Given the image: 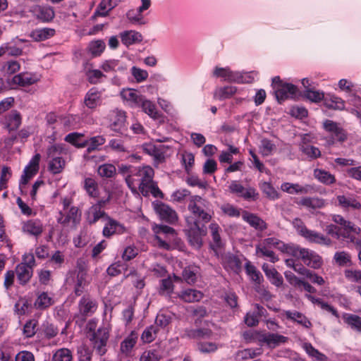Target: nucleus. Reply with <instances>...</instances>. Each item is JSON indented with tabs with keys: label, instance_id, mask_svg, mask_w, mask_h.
<instances>
[{
	"label": "nucleus",
	"instance_id": "nucleus-1",
	"mask_svg": "<svg viewBox=\"0 0 361 361\" xmlns=\"http://www.w3.org/2000/svg\"><path fill=\"white\" fill-rule=\"evenodd\" d=\"M188 208L192 216L186 218L184 231L190 245L199 249L203 243L202 238L207 233L205 224L211 221L214 212L209 202L199 195L190 196Z\"/></svg>",
	"mask_w": 361,
	"mask_h": 361
},
{
	"label": "nucleus",
	"instance_id": "nucleus-2",
	"mask_svg": "<svg viewBox=\"0 0 361 361\" xmlns=\"http://www.w3.org/2000/svg\"><path fill=\"white\" fill-rule=\"evenodd\" d=\"M87 337L96 353L102 356L106 353V344L109 338V329L102 326L97 328L95 320L91 319L87 324Z\"/></svg>",
	"mask_w": 361,
	"mask_h": 361
},
{
	"label": "nucleus",
	"instance_id": "nucleus-3",
	"mask_svg": "<svg viewBox=\"0 0 361 361\" xmlns=\"http://www.w3.org/2000/svg\"><path fill=\"white\" fill-rule=\"evenodd\" d=\"M272 86L276 98L279 103L290 97L295 98L297 96V87L291 83L283 82L279 76L273 78Z\"/></svg>",
	"mask_w": 361,
	"mask_h": 361
},
{
	"label": "nucleus",
	"instance_id": "nucleus-4",
	"mask_svg": "<svg viewBox=\"0 0 361 361\" xmlns=\"http://www.w3.org/2000/svg\"><path fill=\"white\" fill-rule=\"evenodd\" d=\"M323 127L329 134V142L331 143L335 142H343L348 138L345 130L336 122L327 119L323 123Z\"/></svg>",
	"mask_w": 361,
	"mask_h": 361
},
{
	"label": "nucleus",
	"instance_id": "nucleus-5",
	"mask_svg": "<svg viewBox=\"0 0 361 361\" xmlns=\"http://www.w3.org/2000/svg\"><path fill=\"white\" fill-rule=\"evenodd\" d=\"M135 171H136L135 176L140 177L139 190L143 196L147 197L149 195V190L147 189V185L154 182V170L152 167L147 166L135 169Z\"/></svg>",
	"mask_w": 361,
	"mask_h": 361
},
{
	"label": "nucleus",
	"instance_id": "nucleus-6",
	"mask_svg": "<svg viewBox=\"0 0 361 361\" xmlns=\"http://www.w3.org/2000/svg\"><path fill=\"white\" fill-rule=\"evenodd\" d=\"M153 206L156 213L163 221L169 224H173L177 221V213L168 204L157 201L153 202Z\"/></svg>",
	"mask_w": 361,
	"mask_h": 361
},
{
	"label": "nucleus",
	"instance_id": "nucleus-7",
	"mask_svg": "<svg viewBox=\"0 0 361 361\" xmlns=\"http://www.w3.org/2000/svg\"><path fill=\"white\" fill-rule=\"evenodd\" d=\"M59 214L57 222L63 226L71 224V226L75 228L80 222L81 212L77 207H71L66 215L63 214L62 212H60Z\"/></svg>",
	"mask_w": 361,
	"mask_h": 361
},
{
	"label": "nucleus",
	"instance_id": "nucleus-8",
	"mask_svg": "<svg viewBox=\"0 0 361 361\" xmlns=\"http://www.w3.org/2000/svg\"><path fill=\"white\" fill-rule=\"evenodd\" d=\"M337 205L343 210H360L361 209V203L358 197L353 194L339 195L336 197Z\"/></svg>",
	"mask_w": 361,
	"mask_h": 361
},
{
	"label": "nucleus",
	"instance_id": "nucleus-9",
	"mask_svg": "<svg viewBox=\"0 0 361 361\" xmlns=\"http://www.w3.org/2000/svg\"><path fill=\"white\" fill-rule=\"evenodd\" d=\"M229 191L231 193L235 194L239 197H243L245 200H257L259 194L256 192V190L253 188H244L237 180H233L231 183L229 187Z\"/></svg>",
	"mask_w": 361,
	"mask_h": 361
},
{
	"label": "nucleus",
	"instance_id": "nucleus-10",
	"mask_svg": "<svg viewBox=\"0 0 361 361\" xmlns=\"http://www.w3.org/2000/svg\"><path fill=\"white\" fill-rule=\"evenodd\" d=\"M254 338L257 339L260 343H266L271 348H275L280 343H284L287 341L288 338L277 334H259L255 333Z\"/></svg>",
	"mask_w": 361,
	"mask_h": 361
},
{
	"label": "nucleus",
	"instance_id": "nucleus-11",
	"mask_svg": "<svg viewBox=\"0 0 361 361\" xmlns=\"http://www.w3.org/2000/svg\"><path fill=\"white\" fill-rule=\"evenodd\" d=\"M213 75L216 78H222L228 82L240 83L243 82V78L240 73L231 71L229 68L216 67L213 71Z\"/></svg>",
	"mask_w": 361,
	"mask_h": 361
},
{
	"label": "nucleus",
	"instance_id": "nucleus-12",
	"mask_svg": "<svg viewBox=\"0 0 361 361\" xmlns=\"http://www.w3.org/2000/svg\"><path fill=\"white\" fill-rule=\"evenodd\" d=\"M40 154H36L30 161L27 166H25L23 174L21 176L20 183L26 185L29 180L37 173L39 170V163Z\"/></svg>",
	"mask_w": 361,
	"mask_h": 361
},
{
	"label": "nucleus",
	"instance_id": "nucleus-13",
	"mask_svg": "<svg viewBox=\"0 0 361 361\" xmlns=\"http://www.w3.org/2000/svg\"><path fill=\"white\" fill-rule=\"evenodd\" d=\"M57 151L58 147L55 145L51 146L48 150L49 157H51V160L49 164V169L54 174L61 173L65 166V161L63 158L59 157H54Z\"/></svg>",
	"mask_w": 361,
	"mask_h": 361
},
{
	"label": "nucleus",
	"instance_id": "nucleus-14",
	"mask_svg": "<svg viewBox=\"0 0 361 361\" xmlns=\"http://www.w3.org/2000/svg\"><path fill=\"white\" fill-rule=\"evenodd\" d=\"M22 231L28 235L38 238L43 233L44 225L39 219H30L23 222Z\"/></svg>",
	"mask_w": 361,
	"mask_h": 361
},
{
	"label": "nucleus",
	"instance_id": "nucleus-15",
	"mask_svg": "<svg viewBox=\"0 0 361 361\" xmlns=\"http://www.w3.org/2000/svg\"><path fill=\"white\" fill-rule=\"evenodd\" d=\"M79 312L82 317L92 314L97 310V302L89 296H83L79 302Z\"/></svg>",
	"mask_w": 361,
	"mask_h": 361
},
{
	"label": "nucleus",
	"instance_id": "nucleus-16",
	"mask_svg": "<svg viewBox=\"0 0 361 361\" xmlns=\"http://www.w3.org/2000/svg\"><path fill=\"white\" fill-rule=\"evenodd\" d=\"M242 217L243 219L248 223L250 226L257 230L262 231L267 228L266 222L256 214L245 211L243 213Z\"/></svg>",
	"mask_w": 361,
	"mask_h": 361
},
{
	"label": "nucleus",
	"instance_id": "nucleus-17",
	"mask_svg": "<svg viewBox=\"0 0 361 361\" xmlns=\"http://www.w3.org/2000/svg\"><path fill=\"white\" fill-rule=\"evenodd\" d=\"M16 272L18 281L21 286L29 283L33 275V270L24 264H18L16 267Z\"/></svg>",
	"mask_w": 361,
	"mask_h": 361
},
{
	"label": "nucleus",
	"instance_id": "nucleus-18",
	"mask_svg": "<svg viewBox=\"0 0 361 361\" xmlns=\"http://www.w3.org/2000/svg\"><path fill=\"white\" fill-rule=\"evenodd\" d=\"M310 243H317L322 245L330 246L332 244L331 240L324 235L314 231L308 230L303 236Z\"/></svg>",
	"mask_w": 361,
	"mask_h": 361
},
{
	"label": "nucleus",
	"instance_id": "nucleus-19",
	"mask_svg": "<svg viewBox=\"0 0 361 361\" xmlns=\"http://www.w3.org/2000/svg\"><path fill=\"white\" fill-rule=\"evenodd\" d=\"M108 222L103 228L102 234L106 238H109L115 233H121L124 231V227L117 221L106 216Z\"/></svg>",
	"mask_w": 361,
	"mask_h": 361
},
{
	"label": "nucleus",
	"instance_id": "nucleus-20",
	"mask_svg": "<svg viewBox=\"0 0 361 361\" xmlns=\"http://www.w3.org/2000/svg\"><path fill=\"white\" fill-rule=\"evenodd\" d=\"M262 270L273 285L276 287H280L283 285V277L275 268L270 267L267 264H264L262 265Z\"/></svg>",
	"mask_w": 361,
	"mask_h": 361
},
{
	"label": "nucleus",
	"instance_id": "nucleus-21",
	"mask_svg": "<svg viewBox=\"0 0 361 361\" xmlns=\"http://www.w3.org/2000/svg\"><path fill=\"white\" fill-rule=\"evenodd\" d=\"M139 106H140L145 113L148 114L152 118L164 121L163 115L157 110L155 104L151 101L145 99L144 97Z\"/></svg>",
	"mask_w": 361,
	"mask_h": 361
},
{
	"label": "nucleus",
	"instance_id": "nucleus-22",
	"mask_svg": "<svg viewBox=\"0 0 361 361\" xmlns=\"http://www.w3.org/2000/svg\"><path fill=\"white\" fill-rule=\"evenodd\" d=\"M302 260L307 266L313 269H319L323 264L322 257L309 249H307Z\"/></svg>",
	"mask_w": 361,
	"mask_h": 361
},
{
	"label": "nucleus",
	"instance_id": "nucleus-23",
	"mask_svg": "<svg viewBox=\"0 0 361 361\" xmlns=\"http://www.w3.org/2000/svg\"><path fill=\"white\" fill-rule=\"evenodd\" d=\"M295 203L298 205L313 209H321L325 206V200L317 197H303L299 201L295 202Z\"/></svg>",
	"mask_w": 361,
	"mask_h": 361
},
{
	"label": "nucleus",
	"instance_id": "nucleus-24",
	"mask_svg": "<svg viewBox=\"0 0 361 361\" xmlns=\"http://www.w3.org/2000/svg\"><path fill=\"white\" fill-rule=\"evenodd\" d=\"M37 77L29 73H20L12 78V82L22 87L29 86L37 82Z\"/></svg>",
	"mask_w": 361,
	"mask_h": 361
},
{
	"label": "nucleus",
	"instance_id": "nucleus-25",
	"mask_svg": "<svg viewBox=\"0 0 361 361\" xmlns=\"http://www.w3.org/2000/svg\"><path fill=\"white\" fill-rule=\"evenodd\" d=\"M55 33L56 31L53 28H37L30 32V37L35 42H41L52 37Z\"/></svg>",
	"mask_w": 361,
	"mask_h": 361
},
{
	"label": "nucleus",
	"instance_id": "nucleus-26",
	"mask_svg": "<svg viewBox=\"0 0 361 361\" xmlns=\"http://www.w3.org/2000/svg\"><path fill=\"white\" fill-rule=\"evenodd\" d=\"M284 314L288 319L297 322L306 329H310L312 326L307 317L301 312L288 310L286 311Z\"/></svg>",
	"mask_w": 361,
	"mask_h": 361
},
{
	"label": "nucleus",
	"instance_id": "nucleus-27",
	"mask_svg": "<svg viewBox=\"0 0 361 361\" xmlns=\"http://www.w3.org/2000/svg\"><path fill=\"white\" fill-rule=\"evenodd\" d=\"M280 250L283 252H286L290 255H292L298 259H302L304 255L307 251L306 248L300 247V246L289 243V244H283L280 247Z\"/></svg>",
	"mask_w": 361,
	"mask_h": 361
},
{
	"label": "nucleus",
	"instance_id": "nucleus-28",
	"mask_svg": "<svg viewBox=\"0 0 361 361\" xmlns=\"http://www.w3.org/2000/svg\"><path fill=\"white\" fill-rule=\"evenodd\" d=\"M126 114L121 110L113 111V118L111 123V128L114 131L120 132L125 127Z\"/></svg>",
	"mask_w": 361,
	"mask_h": 361
},
{
	"label": "nucleus",
	"instance_id": "nucleus-29",
	"mask_svg": "<svg viewBox=\"0 0 361 361\" xmlns=\"http://www.w3.org/2000/svg\"><path fill=\"white\" fill-rule=\"evenodd\" d=\"M36 18L43 22L51 21L55 16L54 9L51 6H37L35 8Z\"/></svg>",
	"mask_w": 361,
	"mask_h": 361
},
{
	"label": "nucleus",
	"instance_id": "nucleus-30",
	"mask_svg": "<svg viewBox=\"0 0 361 361\" xmlns=\"http://www.w3.org/2000/svg\"><path fill=\"white\" fill-rule=\"evenodd\" d=\"M87 220L90 224H95L100 218L106 216L104 211L101 209V204L92 205L87 214Z\"/></svg>",
	"mask_w": 361,
	"mask_h": 361
},
{
	"label": "nucleus",
	"instance_id": "nucleus-31",
	"mask_svg": "<svg viewBox=\"0 0 361 361\" xmlns=\"http://www.w3.org/2000/svg\"><path fill=\"white\" fill-rule=\"evenodd\" d=\"M121 38L122 42L126 46L131 45L134 43L140 42L142 40V35L140 32L134 30L123 32L121 34Z\"/></svg>",
	"mask_w": 361,
	"mask_h": 361
},
{
	"label": "nucleus",
	"instance_id": "nucleus-32",
	"mask_svg": "<svg viewBox=\"0 0 361 361\" xmlns=\"http://www.w3.org/2000/svg\"><path fill=\"white\" fill-rule=\"evenodd\" d=\"M178 297L186 302H194L200 300L202 298V293L200 291L194 289H188L178 293Z\"/></svg>",
	"mask_w": 361,
	"mask_h": 361
},
{
	"label": "nucleus",
	"instance_id": "nucleus-33",
	"mask_svg": "<svg viewBox=\"0 0 361 361\" xmlns=\"http://www.w3.org/2000/svg\"><path fill=\"white\" fill-rule=\"evenodd\" d=\"M212 331L209 329H187L185 330L184 336L190 338L201 339L209 338Z\"/></svg>",
	"mask_w": 361,
	"mask_h": 361
},
{
	"label": "nucleus",
	"instance_id": "nucleus-34",
	"mask_svg": "<svg viewBox=\"0 0 361 361\" xmlns=\"http://www.w3.org/2000/svg\"><path fill=\"white\" fill-rule=\"evenodd\" d=\"M314 176L319 182L329 185L336 182L335 176L329 171L317 169L314 171Z\"/></svg>",
	"mask_w": 361,
	"mask_h": 361
},
{
	"label": "nucleus",
	"instance_id": "nucleus-35",
	"mask_svg": "<svg viewBox=\"0 0 361 361\" xmlns=\"http://www.w3.org/2000/svg\"><path fill=\"white\" fill-rule=\"evenodd\" d=\"M137 339V334L132 331L130 334L125 338L121 343V351L123 353L128 354L135 346Z\"/></svg>",
	"mask_w": 361,
	"mask_h": 361
},
{
	"label": "nucleus",
	"instance_id": "nucleus-36",
	"mask_svg": "<svg viewBox=\"0 0 361 361\" xmlns=\"http://www.w3.org/2000/svg\"><path fill=\"white\" fill-rule=\"evenodd\" d=\"M303 348L307 354L316 361H328V357L316 349L311 343H305Z\"/></svg>",
	"mask_w": 361,
	"mask_h": 361
},
{
	"label": "nucleus",
	"instance_id": "nucleus-37",
	"mask_svg": "<svg viewBox=\"0 0 361 361\" xmlns=\"http://www.w3.org/2000/svg\"><path fill=\"white\" fill-rule=\"evenodd\" d=\"M83 136V134L75 132L68 134L64 140L66 142L81 148L85 147L88 143L87 140H82Z\"/></svg>",
	"mask_w": 361,
	"mask_h": 361
},
{
	"label": "nucleus",
	"instance_id": "nucleus-38",
	"mask_svg": "<svg viewBox=\"0 0 361 361\" xmlns=\"http://www.w3.org/2000/svg\"><path fill=\"white\" fill-rule=\"evenodd\" d=\"M7 128L11 130H17L21 124V116L19 112L12 111L6 118Z\"/></svg>",
	"mask_w": 361,
	"mask_h": 361
},
{
	"label": "nucleus",
	"instance_id": "nucleus-39",
	"mask_svg": "<svg viewBox=\"0 0 361 361\" xmlns=\"http://www.w3.org/2000/svg\"><path fill=\"white\" fill-rule=\"evenodd\" d=\"M100 100V92L94 89H91L85 97V104L90 109L95 108Z\"/></svg>",
	"mask_w": 361,
	"mask_h": 361
},
{
	"label": "nucleus",
	"instance_id": "nucleus-40",
	"mask_svg": "<svg viewBox=\"0 0 361 361\" xmlns=\"http://www.w3.org/2000/svg\"><path fill=\"white\" fill-rule=\"evenodd\" d=\"M334 260L340 267H348L353 264L351 255L345 251L336 252L334 254Z\"/></svg>",
	"mask_w": 361,
	"mask_h": 361
},
{
	"label": "nucleus",
	"instance_id": "nucleus-41",
	"mask_svg": "<svg viewBox=\"0 0 361 361\" xmlns=\"http://www.w3.org/2000/svg\"><path fill=\"white\" fill-rule=\"evenodd\" d=\"M113 8L111 0H102L95 10L94 15L92 16V18H94L97 16H108L109 12Z\"/></svg>",
	"mask_w": 361,
	"mask_h": 361
},
{
	"label": "nucleus",
	"instance_id": "nucleus-42",
	"mask_svg": "<svg viewBox=\"0 0 361 361\" xmlns=\"http://www.w3.org/2000/svg\"><path fill=\"white\" fill-rule=\"evenodd\" d=\"M53 304V300L49 297L47 293L43 292L38 295L35 302V307L37 309L44 310Z\"/></svg>",
	"mask_w": 361,
	"mask_h": 361
},
{
	"label": "nucleus",
	"instance_id": "nucleus-43",
	"mask_svg": "<svg viewBox=\"0 0 361 361\" xmlns=\"http://www.w3.org/2000/svg\"><path fill=\"white\" fill-rule=\"evenodd\" d=\"M237 88L235 86L228 85L218 88L215 92V97L219 99L230 98L235 94Z\"/></svg>",
	"mask_w": 361,
	"mask_h": 361
},
{
	"label": "nucleus",
	"instance_id": "nucleus-44",
	"mask_svg": "<svg viewBox=\"0 0 361 361\" xmlns=\"http://www.w3.org/2000/svg\"><path fill=\"white\" fill-rule=\"evenodd\" d=\"M245 271L252 281L257 284L261 283L263 277L260 271H259L254 265L251 264L250 262L245 264Z\"/></svg>",
	"mask_w": 361,
	"mask_h": 361
},
{
	"label": "nucleus",
	"instance_id": "nucleus-45",
	"mask_svg": "<svg viewBox=\"0 0 361 361\" xmlns=\"http://www.w3.org/2000/svg\"><path fill=\"white\" fill-rule=\"evenodd\" d=\"M84 188L90 196L97 197L99 195L98 184L94 179L92 178H85Z\"/></svg>",
	"mask_w": 361,
	"mask_h": 361
},
{
	"label": "nucleus",
	"instance_id": "nucleus-46",
	"mask_svg": "<svg viewBox=\"0 0 361 361\" xmlns=\"http://www.w3.org/2000/svg\"><path fill=\"white\" fill-rule=\"evenodd\" d=\"M97 172L101 177L109 178L116 174V169L111 164H104L98 167Z\"/></svg>",
	"mask_w": 361,
	"mask_h": 361
},
{
	"label": "nucleus",
	"instance_id": "nucleus-47",
	"mask_svg": "<svg viewBox=\"0 0 361 361\" xmlns=\"http://www.w3.org/2000/svg\"><path fill=\"white\" fill-rule=\"evenodd\" d=\"M259 188L268 198L271 200H276L279 198L278 192L270 183L263 182L259 184Z\"/></svg>",
	"mask_w": 361,
	"mask_h": 361
},
{
	"label": "nucleus",
	"instance_id": "nucleus-48",
	"mask_svg": "<svg viewBox=\"0 0 361 361\" xmlns=\"http://www.w3.org/2000/svg\"><path fill=\"white\" fill-rule=\"evenodd\" d=\"M256 252L257 254H261L262 257H269V260L274 263L279 260V257L275 255V253L270 250L269 247L259 244L256 246Z\"/></svg>",
	"mask_w": 361,
	"mask_h": 361
},
{
	"label": "nucleus",
	"instance_id": "nucleus-49",
	"mask_svg": "<svg viewBox=\"0 0 361 361\" xmlns=\"http://www.w3.org/2000/svg\"><path fill=\"white\" fill-rule=\"evenodd\" d=\"M222 214L230 217H239L240 210L229 203H224L219 207Z\"/></svg>",
	"mask_w": 361,
	"mask_h": 361
},
{
	"label": "nucleus",
	"instance_id": "nucleus-50",
	"mask_svg": "<svg viewBox=\"0 0 361 361\" xmlns=\"http://www.w3.org/2000/svg\"><path fill=\"white\" fill-rule=\"evenodd\" d=\"M345 323L349 325L352 329L361 333V317L356 314H348L345 317Z\"/></svg>",
	"mask_w": 361,
	"mask_h": 361
},
{
	"label": "nucleus",
	"instance_id": "nucleus-51",
	"mask_svg": "<svg viewBox=\"0 0 361 361\" xmlns=\"http://www.w3.org/2000/svg\"><path fill=\"white\" fill-rule=\"evenodd\" d=\"M158 331V329L157 326L151 325L147 327L145 331L142 332L141 336V339L145 343H151L155 339L156 334Z\"/></svg>",
	"mask_w": 361,
	"mask_h": 361
},
{
	"label": "nucleus",
	"instance_id": "nucleus-52",
	"mask_svg": "<svg viewBox=\"0 0 361 361\" xmlns=\"http://www.w3.org/2000/svg\"><path fill=\"white\" fill-rule=\"evenodd\" d=\"M135 169H133L130 166L121 164L118 166V171L120 173L126 175L128 174L126 178V180L128 185H130L131 183L134 182L133 176H135L136 171Z\"/></svg>",
	"mask_w": 361,
	"mask_h": 361
},
{
	"label": "nucleus",
	"instance_id": "nucleus-53",
	"mask_svg": "<svg viewBox=\"0 0 361 361\" xmlns=\"http://www.w3.org/2000/svg\"><path fill=\"white\" fill-rule=\"evenodd\" d=\"M53 361H71L72 354L67 348L58 350L53 355Z\"/></svg>",
	"mask_w": 361,
	"mask_h": 361
},
{
	"label": "nucleus",
	"instance_id": "nucleus-54",
	"mask_svg": "<svg viewBox=\"0 0 361 361\" xmlns=\"http://www.w3.org/2000/svg\"><path fill=\"white\" fill-rule=\"evenodd\" d=\"M183 279L188 284H193L197 280V270L193 267H186L183 271Z\"/></svg>",
	"mask_w": 361,
	"mask_h": 361
},
{
	"label": "nucleus",
	"instance_id": "nucleus-55",
	"mask_svg": "<svg viewBox=\"0 0 361 361\" xmlns=\"http://www.w3.org/2000/svg\"><path fill=\"white\" fill-rule=\"evenodd\" d=\"M85 286V274L83 271H79L77 275V281L74 290L75 295L78 296L80 295L83 293Z\"/></svg>",
	"mask_w": 361,
	"mask_h": 361
},
{
	"label": "nucleus",
	"instance_id": "nucleus-56",
	"mask_svg": "<svg viewBox=\"0 0 361 361\" xmlns=\"http://www.w3.org/2000/svg\"><path fill=\"white\" fill-rule=\"evenodd\" d=\"M304 95L307 99L313 102H319L324 98V94L322 92L316 91L313 88L305 90Z\"/></svg>",
	"mask_w": 361,
	"mask_h": 361
},
{
	"label": "nucleus",
	"instance_id": "nucleus-57",
	"mask_svg": "<svg viewBox=\"0 0 361 361\" xmlns=\"http://www.w3.org/2000/svg\"><path fill=\"white\" fill-rule=\"evenodd\" d=\"M344 275L349 281L361 283V270L346 269L344 271Z\"/></svg>",
	"mask_w": 361,
	"mask_h": 361
},
{
	"label": "nucleus",
	"instance_id": "nucleus-58",
	"mask_svg": "<svg viewBox=\"0 0 361 361\" xmlns=\"http://www.w3.org/2000/svg\"><path fill=\"white\" fill-rule=\"evenodd\" d=\"M78 355L79 361H91L92 351L86 345H81L78 348Z\"/></svg>",
	"mask_w": 361,
	"mask_h": 361
},
{
	"label": "nucleus",
	"instance_id": "nucleus-59",
	"mask_svg": "<svg viewBox=\"0 0 361 361\" xmlns=\"http://www.w3.org/2000/svg\"><path fill=\"white\" fill-rule=\"evenodd\" d=\"M209 228L211 230L212 237L214 245L216 247H220L221 246V240L219 234L220 228L219 225L216 223L211 224L209 225Z\"/></svg>",
	"mask_w": 361,
	"mask_h": 361
},
{
	"label": "nucleus",
	"instance_id": "nucleus-60",
	"mask_svg": "<svg viewBox=\"0 0 361 361\" xmlns=\"http://www.w3.org/2000/svg\"><path fill=\"white\" fill-rule=\"evenodd\" d=\"M105 141V138L103 136H95L91 137L90 140V145L87 148V152L90 153L94 151L99 146L104 145Z\"/></svg>",
	"mask_w": 361,
	"mask_h": 361
},
{
	"label": "nucleus",
	"instance_id": "nucleus-61",
	"mask_svg": "<svg viewBox=\"0 0 361 361\" xmlns=\"http://www.w3.org/2000/svg\"><path fill=\"white\" fill-rule=\"evenodd\" d=\"M106 47L105 43L102 40L92 42L90 44V51L94 56L100 55Z\"/></svg>",
	"mask_w": 361,
	"mask_h": 361
},
{
	"label": "nucleus",
	"instance_id": "nucleus-62",
	"mask_svg": "<svg viewBox=\"0 0 361 361\" xmlns=\"http://www.w3.org/2000/svg\"><path fill=\"white\" fill-rule=\"evenodd\" d=\"M101 67L105 72L124 70L123 67L118 66V62L116 60L106 61L102 65Z\"/></svg>",
	"mask_w": 361,
	"mask_h": 361
},
{
	"label": "nucleus",
	"instance_id": "nucleus-63",
	"mask_svg": "<svg viewBox=\"0 0 361 361\" xmlns=\"http://www.w3.org/2000/svg\"><path fill=\"white\" fill-rule=\"evenodd\" d=\"M37 321L30 320L25 323L23 327V333L26 337H32L36 333Z\"/></svg>",
	"mask_w": 361,
	"mask_h": 361
},
{
	"label": "nucleus",
	"instance_id": "nucleus-64",
	"mask_svg": "<svg viewBox=\"0 0 361 361\" xmlns=\"http://www.w3.org/2000/svg\"><path fill=\"white\" fill-rule=\"evenodd\" d=\"M88 81L92 84H97L105 75L99 70H90L87 72Z\"/></svg>",
	"mask_w": 361,
	"mask_h": 361
}]
</instances>
